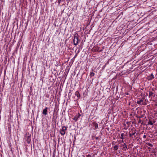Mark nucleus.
<instances>
[{
	"label": "nucleus",
	"instance_id": "1",
	"mask_svg": "<svg viewBox=\"0 0 157 157\" xmlns=\"http://www.w3.org/2000/svg\"><path fill=\"white\" fill-rule=\"evenodd\" d=\"M78 41V35L77 33L74 34L73 39L74 44L75 46L77 45Z\"/></svg>",
	"mask_w": 157,
	"mask_h": 157
},
{
	"label": "nucleus",
	"instance_id": "28",
	"mask_svg": "<svg viewBox=\"0 0 157 157\" xmlns=\"http://www.w3.org/2000/svg\"><path fill=\"white\" fill-rule=\"evenodd\" d=\"M122 142H123V140H122Z\"/></svg>",
	"mask_w": 157,
	"mask_h": 157
},
{
	"label": "nucleus",
	"instance_id": "10",
	"mask_svg": "<svg viewBox=\"0 0 157 157\" xmlns=\"http://www.w3.org/2000/svg\"><path fill=\"white\" fill-rule=\"evenodd\" d=\"M155 122L153 121L152 122V121H150L149 122H148L147 123V125H152Z\"/></svg>",
	"mask_w": 157,
	"mask_h": 157
},
{
	"label": "nucleus",
	"instance_id": "6",
	"mask_svg": "<svg viewBox=\"0 0 157 157\" xmlns=\"http://www.w3.org/2000/svg\"><path fill=\"white\" fill-rule=\"evenodd\" d=\"M48 107H46L43 110V111L42 112V114L43 115L46 116L47 114H48L47 109H48Z\"/></svg>",
	"mask_w": 157,
	"mask_h": 157
},
{
	"label": "nucleus",
	"instance_id": "12",
	"mask_svg": "<svg viewBox=\"0 0 157 157\" xmlns=\"http://www.w3.org/2000/svg\"><path fill=\"white\" fill-rule=\"evenodd\" d=\"M153 93L151 91H150L149 95V97L150 98L151 96H153Z\"/></svg>",
	"mask_w": 157,
	"mask_h": 157
},
{
	"label": "nucleus",
	"instance_id": "13",
	"mask_svg": "<svg viewBox=\"0 0 157 157\" xmlns=\"http://www.w3.org/2000/svg\"><path fill=\"white\" fill-rule=\"evenodd\" d=\"M136 132H132V133H130V132H129V136L130 137H132V136H133V135H134L135 134Z\"/></svg>",
	"mask_w": 157,
	"mask_h": 157
},
{
	"label": "nucleus",
	"instance_id": "27",
	"mask_svg": "<svg viewBox=\"0 0 157 157\" xmlns=\"http://www.w3.org/2000/svg\"><path fill=\"white\" fill-rule=\"evenodd\" d=\"M79 52V50H78V51L77 53H78Z\"/></svg>",
	"mask_w": 157,
	"mask_h": 157
},
{
	"label": "nucleus",
	"instance_id": "20",
	"mask_svg": "<svg viewBox=\"0 0 157 157\" xmlns=\"http://www.w3.org/2000/svg\"><path fill=\"white\" fill-rule=\"evenodd\" d=\"M142 120L140 119H139L138 120V122L139 123H140L141 122Z\"/></svg>",
	"mask_w": 157,
	"mask_h": 157
},
{
	"label": "nucleus",
	"instance_id": "16",
	"mask_svg": "<svg viewBox=\"0 0 157 157\" xmlns=\"http://www.w3.org/2000/svg\"><path fill=\"white\" fill-rule=\"evenodd\" d=\"M124 133H122L121 134V137H120V138L121 139H124L123 136H124Z\"/></svg>",
	"mask_w": 157,
	"mask_h": 157
},
{
	"label": "nucleus",
	"instance_id": "24",
	"mask_svg": "<svg viewBox=\"0 0 157 157\" xmlns=\"http://www.w3.org/2000/svg\"><path fill=\"white\" fill-rule=\"evenodd\" d=\"M71 92H70L69 93L68 95L69 96V95L71 96Z\"/></svg>",
	"mask_w": 157,
	"mask_h": 157
},
{
	"label": "nucleus",
	"instance_id": "4",
	"mask_svg": "<svg viewBox=\"0 0 157 157\" xmlns=\"http://www.w3.org/2000/svg\"><path fill=\"white\" fill-rule=\"evenodd\" d=\"M67 127H66L65 126H63L62 129L60 130V133L63 136L65 134V131L67 130Z\"/></svg>",
	"mask_w": 157,
	"mask_h": 157
},
{
	"label": "nucleus",
	"instance_id": "11",
	"mask_svg": "<svg viewBox=\"0 0 157 157\" xmlns=\"http://www.w3.org/2000/svg\"><path fill=\"white\" fill-rule=\"evenodd\" d=\"M123 146L124 147L123 148L124 149L125 151H126V149H128V148L127 147V145L126 144H123Z\"/></svg>",
	"mask_w": 157,
	"mask_h": 157
},
{
	"label": "nucleus",
	"instance_id": "15",
	"mask_svg": "<svg viewBox=\"0 0 157 157\" xmlns=\"http://www.w3.org/2000/svg\"><path fill=\"white\" fill-rule=\"evenodd\" d=\"M118 146L116 145H115L114 147V150H116V151H117L118 149Z\"/></svg>",
	"mask_w": 157,
	"mask_h": 157
},
{
	"label": "nucleus",
	"instance_id": "14",
	"mask_svg": "<svg viewBox=\"0 0 157 157\" xmlns=\"http://www.w3.org/2000/svg\"><path fill=\"white\" fill-rule=\"evenodd\" d=\"M95 75V74L94 72H93L92 71V72H90V77H92L93 76H94Z\"/></svg>",
	"mask_w": 157,
	"mask_h": 157
},
{
	"label": "nucleus",
	"instance_id": "26",
	"mask_svg": "<svg viewBox=\"0 0 157 157\" xmlns=\"http://www.w3.org/2000/svg\"><path fill=\"white\" fill-rule=\"evenodd\" d=\"M129 122H127V123H127V124H129Z\"/></svg>",
	"mask_w": 157,
	"mask_h": 157
},
{
	"label": "nucleus",
	"instance_id": "23",
	"mask_svg": "<svg viewBox=\"0 0 157 157\" xmlns=\"http://www.w3.org/2000/svg\"><path fill=\"white\" fill-rule=\"evenodd\" d=\"M77 54H76L75 55V56H74V58H75L77 56Z\"/></svg>",
	"mask_w": 157,
	"mask_h": 157
},
{
	"label": "nucleus",
	"instance_id": "21",
	"mask_svg": "<svg viewBox=\"0 0 157 157\" xmlns=\"http://www.w3.org/2000/svg\"><path fill=\"white\" fill-rule=\"evenodd\" d=\"M86 157H91V156L90 155H86Z\"/></svg>",
	"mask_w": 157,
	"mask_h": 157
},
{
	"label": "nucleus",
	"instance_id": "7",
	"mask_svg": "<svg viewBox=\"0 0 157 157\" xmlns=\"http://www.w3.org/2000/svg\"><path fill=\"white\" fill-rule=\"evenodd\" d=\"M154 77L152 73L150 75H149L147 77V79L149 80H152L154 79Z\"/></svg>",
	"mask_w": 157,
	"mask_h": 157
},
{
	"label": "nucleus",
	"instance_id": "25",
	"mask_svg": "<svg viewBox=\"0 0 157 157\" xmlns=\"http://www.w3.org/2000/svg\"><path fill=\"white\" fill-rule=\"evenodd\" d=\"M137 117L139 118H140L141 117Z\"/></svg>",
	"mask_w": 157,
	"mask_h": 157
},
{
	"label": "nucleus",
	"instance_id": "5",
	"mask_svg": "<svg viewBox=\"0 0 157 157\" xmlns=\"http://www.w3.org/2000/svg\"><path fill=\"white\" fill-rule=\"evenodd\" d=\"M81 116V114L78 113L77 115H76L73 118V120L76 122L78 120V119L80 118V117Z\"/></svg>",
	"mask_w": 157,
	"mask_h": 157
},
{
	"label": "nucleus",
	"instance_id": "17",
	"mask_svg": "<svg viewBox=\"0 0 157 157\" xmlns=\"http://www.w3.org/2000/svg\"><path fill=\"white\" fill-rule=\"evenodd\" d=\"M147 144L149 146L151 147H152L153 146V145L152 144L150 143H147Z\"/></svg>",
	"mask_w": 157,
	"mask_h": 157
},
{
	"label": "nucleus",
	"instance_id": "8",
	"mask_svg": "<svg viewBox=\"0 0 157 157\" xmlns=\"http://www.w3.org/2000/svg\"><path fill=\"white\" fill-rule=\"evenodd\" d=\"M92 124L93 125V126L95 127V128L94 129H96L98 127V124L96 123L95 122H93L92 123Z\"/></svg>",
	"mask_w": 157,
	"mask_h": 157
},
{
	"label": "nucleus",
	"instance_id": "2",
	"mask_svg": "<svg viewBox=\"0 0 157 157\" xmlns=\"http://www.w3.org/2000/svg\"><path fill=\"white\" fill-rule=\"evenodd\" d=\"M137 103L138 104H140L141 105H147V103L145 102V99L144 98H142L140 99L139 101H137Z\"/></svg>",
	"mask_w": 157,
	"mask_h": 157
},
{
	"label": "nucleus",
	"instance_id": "3",
	"mask_svg": "<svg viewBox=\"0 0 157 157\" xmlns=\"http://www.w3.org/2000/svg\"><path fill=\"white\" fill-rule=\"evenodd\" d=\"M25 139L28 144H29L31 141V137L29 134L26 133L25 135Z\"/></svg>",
	"mask_w": 157,
	"mask_h": 157
},
{
	"label": "nucleus",
	"instance_id": "19",
	"mask_svg": "<svg viewBox=\"0 0 157 157\" xmlns=\"http://www.w3.org/2000/svg\"><path fill=\"white\" fill-rule=\"evenodd\" d=\"M63 1V0H58V2L59 3V4L60 3V2Z\"/></svg>",
	"mask_w": 157,
	"mask_h": 157
},
{
	"label": "nucleus",
	"instance_id": "18",
	"mask_svg": "<svg viewBox=\"0 0 157 157\" xmlns=\"http://www.w3.org/2000/svg\"><path fill=\"white\" fill-rule=\"evenodd\" d=\"M104 47H102V49H100V50L98 49V50H99V52H101L102 51H103V49H104Z\"/></svg>",
	"mask_w": 157,
	"mask_h": 157
},
{
	"label": "nucleus",
	"instance_id": "22",
	"mask_svg": "<svg viewBox=\"0 0 157 157\" xmlns=\"http://www.w3.org/2000/svg\"><path fill=\"white\" fill-rule=\"evenodd\" d=\"M146 135H144V136H143V138H146Z\"/></svg>",
	"mask_w": 157,
	"mask_h": 157
},
{
	"label": "nucleus",
	"instance_id": "9",
	"mask_svg": "<svg viewBox=\"0 0 157 157\" xmlns=\"http://www.w3.org/2000/svg\"><path fill=\"white\" fill-rule=\"evenodd\" d=\"M75 96H77V97L78 98H80V94L78 91H76V92H75Z\"/></svg>",
	"mask_w": 157,
	"mask_h": 157
}]
</instances>
